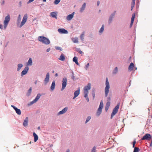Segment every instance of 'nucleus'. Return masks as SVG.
<instances>
[{
  "mask_svg": "<svg viewBox=\"0 0 152 152\" xmlns=\"http://www.w3.org/2000/svg\"><path fill=\"white\" fill-rule=\"evenodd\" d=\"M38 39L40 42L46 45L49 44L50 43V41L49 39L43 36H40L39 37Z\"/></svg>",
  "mask_w": 152,
  "mask_h": 152,
  "instance_id": "1",
  "label": "nucleus"
},
{
  "mask_svg": "<svg viewBox=\"0 0 152 152\" xmlns=\"http://www.w3.org/2000/svg\"><path fill=\"white\" fill-rule=\"evenodd\" d=\"M106 87L104 89L105 95L106 97H107L109 92L110 84L107 78H106L105 82Z\"/></svg>",
  "mask_w": 152,
  "mask_h": 152,
  "instance_id": "2",
  "label": "nucleus"
},
{
  "mask_svg": "<svg viewBox=\"0 0 152 152\" xmlns=\"http://www.w3.org/2000/svg\"><path fill=\"white\" fill-rule=\"evenodd\" d=\"M120 106L119 103H118L116 106L113 109V112L112 113L111 116V118L112 119L113 116L117 113L118 112V110Z\"/></svg>",
  "mask_w": 152,
  "mask_h": 152,
  "instance_id": "3",
  "label": "nucleus"
},
{
  "mask_svg": "<svg viewBox=\"0 0 152 152\" xmlns=\"http://www.w3.org/2000/svg\"><path fill=\"white\" fill-rule=\"evenodd\" d=\"M10 19V18L9 15H8L5 17V20L4 21V27L5 29L7 26Z\"/></svg>",
  "mask_w": 152,
  "mask_h": 152,
  "instance_id": "4",
  "label": "nucleus"
},
{
  "mask_svg": "<svg viewBox=\"0 0 152 152\" xmlns=\"http://www.w3.org/2000/svg\"><path fill=\"white\" fill-rule=\"evenodd\" d=\"M91 84L90 83H88L87 86H86L84 88V93L85 94H86V96L87 94H88V90H89L91 89Z\"/></svg>",
  "mask_w": 152,
  "mask_h": 152,
  "instance_id": "5",
  "label": "nucleus"
},
{
  "mask_svg": "<svg viewBox=\"0 0 152 152\" xmlns=\"http://www.w3.org/2000/svg\"><path fill=\"white\" fill-rule=\"evenodd\" d=\"M27 15L25 14L23 16L22 21L20 25V27L21 28L26 23L27 19Z\"/></svg>",
  "mask_w": 152,
  "mask_h": 152,
  "instance_id": "6",
  "label": "nucleus"
},
{
  "mask_svg": "<svg viewBox=\"0 0 152 152\" xmlns=\"http://www.w3.org/2000/svg\"><path fill=\"white\" fill-rule=\"evenodd\" d=\"M67 79L66 77L63 78L62 80V88L61 91L63 90L66 87V85Z\"/></svg>",
  "mask_w": 152,
  "mask_h": 152,
  "instance_id": "7",
  "label": "nucleus"
},
{
  "mask_svg": "<svg viewBox=\"0 0 152 152\" xmlns=\"http://www.w3.org/2000/svg\"><path fill=\"white\" fill-rule=\"evenodd\" d=\"M151 138V136L150 134H146L142 138L141 140H149Z\"/></svg>",
  "mask_w": 152,
  "mask_h": 152,
  "instance_id": "8",
  "label": "nucleus"
},
{
  "mask_svg": "<svg viewBox=\"0 0 152 152\" xmlns=\"http://www.w3.org/2000/svg\"><path fill=\"white\" fill-rule=\"evenodd\" d=\"M58 31L61 34H67L68 33V31L64 28H59L58 30Z\"/></svg>",
  "mask_w": 152,
  "mask_h": 152,
  "instance_id": "9",
  "label": "nucleus"
},
{
  "mask_svg": "<svg viewBox=\"0 0 152 152\" xmlns=\"http://www.w3.org/2000/svg\"><path fill=\"white\" fill-rule=\"evenodd\" d=\"M41 96V95L40 94H38L35 98L34 99V100L31 102V104H33L36 102L40 98Z\"/></svg>",
  "mask_w": 152,
  "mask_h": 152,
  "instance_id": "10",
  "label": "nucleus"
},
{
  "mask_svg": "<svg viewBox=\"0 0 152 152\" xmlns=\"http://www.w3.org/2000/svg\"><path fill=\"white\" fill-rule=\"evenodd\" d=\"M15 110L16 113L18 115H20L21 114V112L20 109L17 108L14 106L12 105L11 106Z\"/></svg>",
  "mask_w": 152,
  "mask_h": 152,
  "instance_id": "11",
  "label": "nucleus"
},
{
  "mask_svg": "<svg viewBox=\"0 0 152 152\" xmlns=\"http://www.w3.org/2000/svg\"><path fill=\"white\" fill-rule=\"evenodd\" d=\"M28 67L27 66L24 69L22 72L21 75L23 76L26 75L28 70Z\"/></svg>",
  "mask_w": 152,
  "mask_h": 152,
  "instance_id": "12",
  "label": "nucleus"
},
{
  "mask_svg": "<svg viewBox=\"0 0 152 152\" xmlns=\"http://www.w3.org/2000/svg\"><path fill=\"white\" fill-rule=\"evenodd\" d=\"M49 72L47 73L46 76V77L44 80L45 82V84H46L49 81Z\"/></svg>",
  "mask_w": 152,
  "mask_h": 152,
  "instance_id": "13",
  "label": "nucleus"
},
{
  "mask_svg": "<svg viewBox=\"0 0 152 152\" xmlns=\"http://www.w3.org/2000/svg\"><path fill=\"white\" fill-rule=\"evenodd\" d=\"M74 12L72 14L68 15L66 17V19L68 20H70L73 17Z\"/></svg>",
  "mask_w": 152,
  "mask_h": 152,
  "instance_id": "14",
  "label": "nucleus"
},
{
  "mask_svg": "<svg viewBox=\"0 0 152 152\" xmlns=\"http://www.w3.org/2000/svg\"><path fill=\"white\" fill-rule=\"evenodd\" d=\"M28 117H27L24 120V122L23 123V125L24 126L26 127L28 126Z\"/></svg>",
  "mask_w": 152,
  "mask_h": 152,
  "instance_id": "15",
  "label": "nucleus"
},
{
  "mask_svg": "<svg viewBox=\"0 0 152 152\" xmlns=\"http://www.w3.org/2000/svg\"><path fill=\"white\" fill-rule=\"evenodd\" d=\"M67 107H65L62 110L58 112V114L61 115L65 113L67 111Z\"/></svg>",
  "mask_w": 152,
  "mask_h": 152,
  "instance_id": "16",
  "label": "nucleus"
},
{
  "mask_svg": "<svg viewBox=\"0 0 152 152\" xmlns=\"http://www.w3.org/2000/svg\"><path fill=\"white\" fill-rule=\"evenodd\" d=\"M80 88H79L78 90L77 91H75L74 92V97L73 99H75V98L77 97L80 94Z\"/></svg>",
  "mask_w": 152,
  "mask_h": 152,
  "instance_id": "17",
  "label": "nucleus"
},
{
  "mask_svg": "<svg viewBox=\"0 0 152 152\" xmlns=\"http://www.w3.org/2000/svg\"><path fill=\"white\" fill-rule=\"evenodd\" d=\"M134 67V65L133 63H131L129 66L128 69L129 71H131L133 70Z\"/></svg>",
  "mask_w": 152,
  "mask_h": 152,
  "instance_id": "18",
  "label": "nucleus"
},
{
  "mask_svg": "<svg viewBox=\"0 0 152 152\" xmlns=\"http://www.w3.org/2000/svg\"><path fill=\"white\" fill-rule=\"evenodd\" d=\"M102 108H100V107H99L98 108V110L97 111V112H96V115L98 116H99V115L102 112Z\"/></svg>",
  "mask_w": 152,
  "mask_h": 152,
  "instance_id": "19",
  "label": "nucleus"
},
{
  "mask_svg": "<svg viewBox=\"0 0 152 152\" xmlns=\"http://www.w3.org/2000/svg\"><path fill=\"white\" fill-rule=\"evenodd\" d=\"M86 6V3H84L82 7L81 8L80 11L81 12H82L85 10Z\"/></svg>",
  "mask_w": 152,
  "mask_h": 152,
  "instance_id": "20",
  "label": "nucleus"
},
{
  "mask_svg": "<svg viewBox=\"0 0 152 152\" xmlns=\"http://www.w3.org/2000/svg\"><path fill=\"white\" fill-rule=\"evenodd\" d=\"M33 135L34 137V141L36 142L38 140V137L37 135L34 132L33 133Z\"/></svg>",
  "mask_w": 152,
  "mask_h": 152,
  "instance_id": "21",
  "label": "nucleus"
},
{
  "mask_svg": "<svg viewBox=\"0 0 152 152\" xmlns=\"http://www.w3.org/2000/svg\"><path fill=\"white\" fill-rule=\"evenodd\" d=\"M58 59L62 61H64L65 59V58L64 55L63 54H62L60 56V58H58Z\"/></svg>",
  "mask_w": 152,
  "mask_h": 152,
  "instance_id": "22",
  "label": "nucleus"
},
{
  "mask_svg": "<svg viewBox=\"0 0 152 152\" xmlns=\"http://www.w3.org/2000/svg\"><path fill=\"white\" fill-rule=\"evenodd\" d=\"M50 16L53 18L57 19V14L54 12H51L50 14Z\"/></svg>",
  "mask_w": 152,
  "mask_h": 152,
  "instance_id": "23",
  "label": "nucleus"
},
{
  "mask_svg": "<svg viewBox=\"0 0 152 152\" xmlns=\"http://www.w3.org/2000/svg\"><path fill=\"white\" fill-rule=\"evenodd\" d=\"M55 81H53L51 84V86L50 87L51 89L52 90H53L55 88Z\"/></svg>",
  "mask_w": 152,
  "mask_h": 152,
  "instance_id": "24",
  "label": "nucleus"
},
{
  "mask_svg": "<svg viewBox=\"0 0 152 152\" xmlns=\"http://www.w3.org/2000/svg\"><path fill=\"white\" fill-rule=\"evenodd\" d=\"M72 40L73 42L75 43H77L78 42V38L77 37L72 38Z\"/></svg>",
  "mask_w": 152,
  "mask_h": 152,
  "instance_id": "25",
  "label": "nucleus"
},
{
  "mask_svg": "<svg viewBox=\"0 0 152 152\" xmlns=\"http://www.w3.org/2000/svg\"><path fill=\"white\" fill-rule=\"evenodd\" d=\"M73 61L77 65H79V64L77 61V58L75 56L74 57L73 59Z\"/></svg>",
  "mask_w": 152,
  "mask_h": 152,
  "instance_id": "26",
  "label": "nucleus"
},
{
  "mask_svg": "<svg viewBox=\"0 0 152 152\" xmlns=\"http://www.w3.org/2000/svg\"><path fill=\"white\" fill-rule=\"evenodd\" d=\"M32 61L31 58H30L27 62V65L31 66L32 65Z\"/></svg>",
  "mask_w": 152,
  "mask_h": 152,
  "instance_id": "27",
  "label": "nucleus"
},
{
  "mask_svg": "<svg viewBox=\"0 0 152 152\" xmlns=\"http://www.w3.org/2000/svg\"><path fill=\"white\" fill-rule=\"evenodd\" d=\"M135 13H134L132 15V16L131 19V22H134V18H135Z\"/></svg>",
  "mask_w": 152,
  "mask_h": 152,
  "instance_id": "28",
  "label": "nucleus"
},
{
  "mask_svg": "<svg viewBox=\"0 0 152 152\" xmlns=\"http://www.w3.org/2000/svg\"><path fill=\"white\" fill-rule=\"evenodd\" d=\"M18 66L17 70L19 71L20 70L21 68L22 67L23 65L21 64H18Z\"/></svg>",
  "mask_w": 152,
  "mask_h": 152,
  "instance_id": "29",
  "label": "nucleus"
},
{
  "mask_svg": "<svg viewBox=\"0 0 152 152\" xmlns=\"http://www.w3.org/2000/svg\"><path fill=\"white\" fill-rule=\"evenodd\" d=\"M32 90V88L31 87L28 90V92L26 94V95L28 96H29L31 94Z\"/></svg>",
  "mask_w": 152,
  "mask_h": 152,
  "instance_id": "30",
  "label": "nucleus"
},
{
  "mask_svg": "<svg viewBox=\"0 0 152 152\" xmlns=\"http://www.w3.org/2000/svg\"><path fill=\"white\" fill-rule=\"evenodd\" d=\"M104 25H103L100 28L99 32V33H102L104 31Z\"/></svg>",
  "mask_w": 152,
  "mask_h": 152,
  "instance_id": "31",
  "label": "nucleus"
},
{
  "mask_svg": "<svg viewBox=\"0 0 152 152\" xmlns=\"http://www.w3.org/2000/svg\"><path fill=\"white\" fill-rule=\"evenodd\" d=\"M84 34H85V32H83L82 34H81V35H80V38L82 40H83V39H84L83 36H84Z\"/></svg>",
  "mask_w": 152,
  "mask_h": 152,
  "instance_id": "32",
  "label": "nucleus"
},
{
  "mask_svg": "<svg viewBox=\"0 0 152 152\" xmlns=\"http://www.w3.org/2000/svg\"><path fill=\"white\" fill-rule=\"evenodd\" d=\"M139 149L137 147H135L133 152H139Z\"/></svg>",
  "mask_w": 152,
  "mask_h": 152,
  "instance_id": "33",
  "label": "nucleus"
},
{
  "mask_svg": "<svg viewBox=\"0 0 152 152\" xmlns=\"http://www.w3.org/2000/svg\"><path fill=\"white\" fill-rule=\"evenodd\" d=\"M118 71V69L117 67H116L115 68L114 70H113V73L114 74H116Z\"/></svg>",
  "mask_w": 152,
  "mask_h": 152,
  "instance_id": "34",
  "label": "nucleus"
},
{
  "mask_svg": "<svg viewBox=\"0 0 152 152\" xmlns=\"http://www.w3.org/2000/svg\"><path fill=\"white\" fill-rule=\"evenodd\" d=\"M91 119V116H88L86 119V122H85L86 123L88 122Z\"/></svg>",
  "mask_w": 152,
  "mask_h": 152,
  "instance_id": "35",
  "label": "nucleus"
},
{
  "mask_svg": "<svg viewBox=\"0 0 152 152\" xmlns=\"http://www.w3.org/2000/svg\"><path fill=\"white\" fill-rule=\"evenodd\" d=\"M103 104L102 101H101L100 102V105L99 107H100V108H103Z\"/></svg>",
  "mask_w": 152,
  "mask_h": 152,
  "instance_id": "36",
  "label": "nucleus"
},
{
  "mask_svg": "<svg viewBox=\"0 0 152 152\" xmlns=\"http://www.w3.org/2000/svg\"><path fill=\"white\" fill-rule=\"evenodd\" d=\"M61 0H56L54 1V3L56 4H58L60 2Z\"/></svg>",
  "mask_w": 152,
  "mask_h": 152,
  "instance_id": "37",
  "label": "nucleus"
},
{
  "mask_svg": "<svg viewBox=\"0 0 152 152\" xmlns=\"http://www.w3.org/2000/svg\"><path fill=\"white\" fill-rule=\"evenodd\" d=\"M84 97L86 98V100L87 102H89V99L88 98V94H87L86 96V94H84Z\"/></svg>",
  "mask_w": 152,
  "mask_h": 152,
  "instance_id": "38",
  "label": "nucleus"
},
{
  "mask_svg": "<svg viewBox=\"0 0 152 152\" xmlns=\"http://www.w3.org/2000/svg\"><path fill=\"white\" fill-rule=\"evenodd\" d=\"M135 0H132L131 3V5L134 6L135 4Z\"/></svg>",
  "mask_w": 152,
  "mask_h": 152,
  "instance_id": "39",
  "label": "nucleus"
},
{
  "mask_svg": "<svg viewBox=\"0 0 152 152\" xmlns=\"http://www.w3.org/2000/svg\"><path fill=\"white\" fill-rule=\"evenodd\" d=\"M110 102H107L106 104V106L109 107L110 105Z\"/></svg>",
  "mask_w": 152,
  "mask_h": 152,
  "instance_id": "40",
  "label": "nucleus"
},
{
  "mask_svg": "<svg viewBox=\"0 0 152 152\" xmlns=\"http://www.w3.org/2000/svg\"><path fill=\"white\" fill-rule=\"evenodd\" d=\"M77 51L80 54L83 53V52L80 50V49H78L77 50Z\"/></svg>",
  "mask_w": 152,
  "mask_h": 152,
  "instance_id": "41",
  "label": "nucleus"
},
{
  "mask_svg": "<svg viewBox=\"0 0 152 152\" xmlns=\"http://www.w3.org/2000/svg\"><path fill=\"white\" fill-rule=\"evenodd\" d=\"M56 49L57 50H62V48H61L59 47H56Z\"/></svg>",
  "mask_w": 152,
  "mask_h": 152,
  "instance_id": "42",
  "label": "nucleus"
},
{
  "mask_svg": "<svg viewBox=\"0 0 152 152\" xmlns=\"http://www.w3.org/2000/svg\"><path fill=\"white\" fill-rule=\"evenodd\" d=\"M136 141L135 140H134L133 142V148H135L134 147V146H135V145L136 144Z\"/></svg>",
  "mask_w": 152,
  "mask_h": 152,
  "instance_id": "43",
  "label": "nucleus"
},
{
  "mask_svg": "<svg viewBox=\"0 0 152 152\" xmlns=\"http://www.w3.org/2000/svg\"><path fill=\"white\" fill-rule=\"evenodd\" d=\"M92 96L93 97V98L94 99V98L95 96V94L94 91V90H93L92 93Z\"/></svg>",
  "mask_w": 152,
  "mask_h": 152,
  "instance_id": "44",
  "label": "nucleus"
},
{
  "mask_svg": "<svg viewBox=\"0 0 152 152\" xmlns=\"http://www.w3.org/2000/svg\"><path fill=\"white\" fill-rule=\"evenodd\" d=\"M20 15H19V16H18V21L19 22L20 20Z\"/></svg>",
  "mask_w": 152,
  "mask_h": 152,
  "instance_id": "45",
  "label": "nucleus"
},
{
  "mask_svg": "<svg viewBox=\"0 0 152 152\" xmlns=\"http://www.w3.org/2000/svg\"><path fill=\"white\" fill-rule=\"evenodd\" d=\"M89 63H88L86 65L85 68L86 70H87V69L88 68L89 66Z\"/></svg>",
  "mask_w": 152,
  "mask_h": 152,
  "instance_id": "46",
  "label": "nucleus"
},
{
  "mask_svg": "<svg viewBox=\"0 0 152 152\" xmlns=\"http://www.w3.org/2000/svg\"><path fill=\"white\" fill-rule=\"evenodd\" d=\"M111 100V98L110 97V96H108L107 97V102H110V101Z\"/></svg>",
  "mask_w": 152,
  "mask_h": 152,
  "instance_id": "47",
  "label": "nucleus"
},
{
  "mask_svg": "<svg viewBox=\"0 0 152 152\" xmlns=\"http://www.w3.org/2000/svg\"><path fill=\"white\" fill-rule=\"evenodd\" d=\"M114 16V15H113V16L112 17L111 16L110 17V19H109V21L110 22H111V21L112 20V18H113V16Z\"/></svg>",
  "mask_w": 152,
  "mask_h": 152,
  "instance_id": "48",
  "label": "nucleus"
},
{
  "mask_svg": "<svg viewBox=\"0 0 152 152\" xmlns=\"http://www.w3.org/2000/svg\"><path fill=\"white\" fill-rule=\"evenodd\" d=\"M96 149V148L95 147H94L93 148V149L92 151V152H94V151Z\"/></svg>",
  "mask_w": 152,
  "mask_h": 152,
  "instance_id": "49",
  "label": "nucleus"
},
{
  "mask_svg": "<svg viewBox=\"0 0 152 152\" xmlns=\"http://www.w3.org/2000/svg\"><path fill=\"white\" fill-rule=\"evenodd\" d=\"M109 107H107V106L105 107V110L106 111H107L109 108Z\"/></svg>",
  "mask_w": 152,
  "mask_h": 152,
  "instance_id": "50",
  "label": "nucleus"
},
{
  "mask_svg": "<svg viewBox=\"0 0 152 152\" xmlns=\"http://www.w3.org/2000/svg\"><path fill=\"white\" fill-rule=\"evenodd\" d=\"M34 0H29L28 2V3H31L34 1Z\"/></svg>",
  "mask_w": 152,
  "mask_h": 152,
  "instance_id": "51",
  "label": "nucleus"
},
{
  "mask_svg": "<svg viewBox=\"0 0 152 152\" xmlns=\"http://www.w3.org/2000/svg\"><path fill=\"white\" fill-rule=\"evenodd\" d=\"M133 22H131V23H130V27H131L133 25Z\"/></svg>",
  "mask_w": 152,
  "mask_h": 152,
  "instance_id": "52",
  "label": "nucleus"
},
{
  "mask_svg": "<svg viewBox=\"0 0 152 152\" xmlns=\"http://www.w3.org/2000/svg\"><path fill=\"white\" fill-rule=\"evenodd\" d=\"M134 6H132L131 5V10H132V9H133L134 7Z\"/></svg>",
  "mask_w": 152,
  "mask_h": 152,
  "instance_id": "53",
  "label": "nucleus"
},
{
  "mask_svg": "<svg viewBox=\"0 0 152 152\" xmlns=\"http://www.w3.org/2000/svg\"><path fill=\"white\" fill-rule=\"evenodd\" d=\"M99 4H100V2H99V1H97V5H98V6L99 5Z\"/></svg>",
  "mask_w": 152,
  "mask_h": 152,
  "instance_id": "54",
  "label": "nucleus"
},
{
  "mask_svg": "<svg viewBox=\"0 0 152 152\" xmlns=\"http://www.w3.org/2000/svg\"><path fill=\"white\" fill-rule=\"evenodd\" d=\"M150 146H152V140H151V143L150 144Z\"/></svg>",
  "mask_w": 152,
  "mask_h": 152,
  "instance_id": "55",
  "label": "nucleus"
},
{
  "mask_svg": "<svg viewBox=\"0 0 152 152\" xmlns=\"http://www.w3.org/2000/svg\"><path fill=\"white\" fill-rule=\"evenodd\" d=\"M3 28V26L1 25H0V28L1 29H2Z\"/></svg>",
  "mask_w": 152,
  "mask_h": 152,
  "instance_id": "56",
  "label": "nucleus"
},
{
  "mask_svg": "<svg viewBox=\"0 0 152 152\" xmlns=\"http://www.w3.org/2000/svg\"><path fill=\"white\" fill-rule=\"evenodd\" d=\"M50 49H49V48H48V49L47 50V52H49V51H50Z\"/></svg>",
  "mask_w": 152,
  "mask_h": 152,
  "instance_id": "57",
  "label": "nucleus"
},
{
  "mask_svg": "<svg viewBox=\"0 0 152 152\" xmlns=\"http://www.w3.org/2000/svg\"><path fill=\"white\" fill-rule=\"evenodd\" d=\"M66 152H69V149H67Z\"/></svg>",
  "mask_w": 152,
  "mask_h": 152,
  "instance_id": "58",
  "label": "nucleus"
},
{
  "mask_svg": "<svg viewBox=\"0 0 152 152\" xmlns=\"http://www.w3.org/2000/svg\"><path fill=\"white\" fill-rule=\"evenodd\" d=\"M74 77H75L73 75L72 77V78L74 79Z\"/></svg>",
  "mask_w": 152,
  "mask_h": 152,
  "instance_id": "59",
  "label": "nucleus"
},
{
  "mask_svg": "<svg viewBox=\"0 0 152 152\" xmlns=\"http://www.w3.org/2000/svg\"><path fill=\"white\" fill-rule=\"evenodd\" d=\"M37 129L38 130H40V128L39 126L38 128H37Z\"/></svg>",
  "mask_w": 152,
  "mask_h": 152,
  "instance_id": "60",
  "label": "nucleus"
},
{
  "mask_svg": "<svg viewBox=\"0 0 152 152\" xmlns=\"http://www.w3.org/2000/svg\"><path fill=\"white\" fill-rule=\"evenodd\" d=\"M55 76H56V77L57 76H58V74H57V73H56V74H55Z\"/></svg>",
  "mask_w": 152,
  "mask_h": 152,
  "instance_id": "61",
  "label": "nucleus"
},
{
  "mask_svg": "<svg viewBox=\"0 0 152 152\" xmlns=\"http://www.w3.org/2000/svg\"><path fill=\"white\" fill-rule=\"evenodd\" d=\"M34 83L35 84H36L37 83V81L36 80V81Z\"/></svg>",
  "mask_w": 152,
  "mask_h": 152,
  "instance_id": "62",
  "label": "nucleus"
},
{
  "mask_svg": "<svg viewBox=\"0 0 152 152\" xmlns=\"http://www.w3.org/2000/svg\"><path fill=\"white\" fill-rule=\"evenodd\" d=\"M42 0L44 2H45L46 1V0Z\"/></svg>",
  "mask_w": 152,
  "mask_h": 152,
  "instance_id": "63",
  "label": "nucleus"
},
{
  "mask_svg": "<svg viewBox=\"0 0 152 152\" xmlns=\"http://www.w3.org/2000/svg\"><path fill=\"white\" fill-rule=\"evenodd\" d=\"M137 69V68L136 67L135 68V70H136Z\"/></svg>",
  "mask_w": 152,
  "mask_h": 152,
  "instance_id": "64",
  "label": "nucleus"
}]
</instances>
